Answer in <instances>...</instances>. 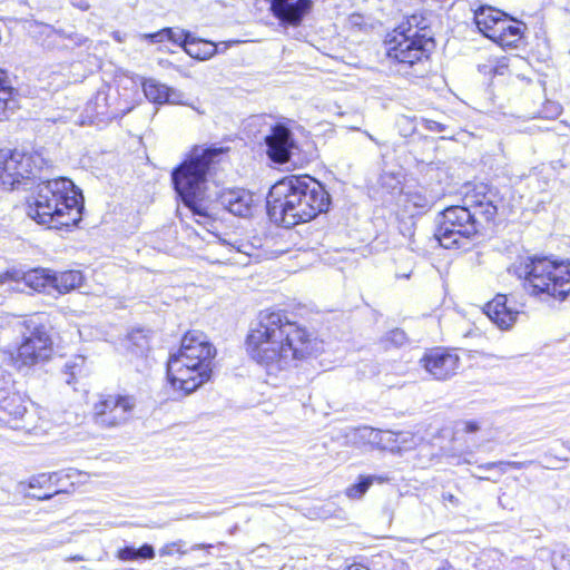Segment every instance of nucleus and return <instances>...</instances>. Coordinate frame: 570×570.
Returning <instances> with one entry per match:
<instances>
[{
  "label": "nucleus",
  "mask_w": 570,
  "mask_h": 570,
  "mask_svg": "<svg viewBox=\"0 0 570 570\" xmlns=\"http://www.w3.org/2000/svg\"><path fill=\"white\" fill-rule=\"evenodd\" d=\"M109 88L102 86L96 95L87 102L86 111L89 117L102 118L112 116L109 112Z\"/></svg>",
  "instance_id": "393cba45"
},
{
  "label": "nucleus",
  "mask_w": 570,
  "mask_h": 570,
  "mask_svg": "<svg viewBox=\"0 0 570 570\" xmlns=\"http://www.w3.org/2000/svg\"><path fill=\"white\" fill-rule=\"evenodd\" d=\"M492 65H493V60H489L488 63L479 65V71L484 75H490V73H492V70H491Z\"/></svg>",
  "instance_id": "79ce46f5"
},
{
  "label": "nucleus",
  "mask_w": 570,
  "mask_h": 570,
  "mask_svg": "<svg viewBox=\"0 0 570 570\" xmlns=\"http://www.w3.org/2000/svg\"><path fill=\"white\" fill-rule=\"evenodd\" d=\"M442 500L444 502L451 503L453 507H458L459 505V499L455 495H453L452 493L444 492L442 494Z\"/></svg>",
  "instance_id": "ea45409f"
},
{
  "label": "nucleus",
  "mask_w": 570,
  "mask_h": 570,
  "mask_svg": "<svg viewBox=\"0 0 570 570\" xmlns=\"http://www.w3.org/2000/svg\"><path fill=\"white\" fill-rule=\"evenodd\" d=\"M312 0H272L271 11L283 28L298 27L312 11Z\"/></svg>",
  "instance_id": "ddd939ff"
},
{
  "label": "nucleus",
  "mask_w": 570,
  "mask_h": 570,
  "mask_svg": "<svg viewBox=\"0 0 570 570\" xmlns=\"http://www.w3.org/2000/svg\"><path fill=\"white\" fill-rule=\"evenodd\" d=\"M82 279V274L79 271H65L59 274H52L53 288L60 294L68 293L79 287Z\"/></svg>",
  "instance_id": "bb28decb"
},
{
  "label": "nucleus",
  "mask_w": 570,
  "mask_h": 570,
  "mask_svg": "<svg viewBox=\"0 0 570 570\" xmlns=\"http://www.w3.org/2000/svg\"><path fill=\"white\" fill-rule=\"evenodd\" d=\"M83 197L65 177L41 181L28 202V215L49 228L72 226L81 219Z\"/></svg>",
  "instance_id": "20e7f679"
},
{
  "label": "nucleus",
  "mask_w": 570,
  "mask_h": 570,
  "mask_svg": "<svg viewBox=\"0 0 570 570\" xmlns=\"http://www.w3.org/2000/svg\"><path fill=\"white\" fill-rule=\"evenodd\" d=\"M246 344L250 357L268 375L296 367L322 350V342L313 332L289 321L283 312H262Z\"/></svg>",
  "instance_id": "f257e3e1"
},
{
  "label": "nucleus",
  "mask_w": 570,
  "mask_h": 570,
  "mask_svg": "<svg viewBox=\"0 0 570 570\" xmlns=\"http://www.w3.org/2000/svg\"><path fill=\"white\" fill-rule=\"evenodd\" d=\"M29 333L23 334L21 344L16 352L10 353L12 365L18 371H28L31 367L47 362L52 354V340L43 325L33 321L24 322Z\"/></svg>",
  "instance_id": "1a4fd4ad"
},
{
  "label": "nucleus",
  "mask_w": 570,
  "mask_h": 570,
  "mask_svg": "<svg viewBox=\"0 0 570 570\" xmlns=\"http://www.w3.org/2000/svg\"><path fill=\"white\" fill-rule=\"evenodd\" d=\"M500 464H503V463L502 462H488V463L481 464L479 468L482 470H491Z\"/></svg>",
  "instance_id": "37998d69"
},
{
  "label": "nucleus",
  "mask_w": 570,
  "mask_h": 570,
  "mask_svg": "<svg viewBox=\"0 0 570 570\" xmlns=\"http://www.w3.org/2000/svg\"><path fill=\"white\" fill-rule=\"evenodd\" d=\"M560 570H570V561H568L566 564L559 566Z\"/></svg>",
  "instance_id": "49530a36"
},
{
  "label": "nucleus",
  "mask_w": 570,
  "mask_h": 570,
  "mask_svg": "<svg viewBox=\"0 0 570 570\" xmlns=\"http://www.w3.org/2000/svg\"><path fill=\"white\" fill-rule=\"evenodd\" d=\"M184 546H185V543L181 540L166 543L164 547L160 548L159 554L163 556V557L164 556H171L175 552H178V553L183 554V553H185V550L183 549Z\"/></svg>",
  "instance_id": "72a5a7b5"
},
{
  "label": "nucleus",
  "mask_w": 570,
  "mask_h": 570,
  "mask_svg": "<svg viewBox=\"0 0 570 570\" xmlns=\"http://www.w3.org/2000/svg\"><path fill=\"white\" fill-rule=\"evenodd\" d=\"M23 282L37 292L46 291L49 287L53 288L52 274L48 269H32L23 275Z\"/></svg>",
  "instance_id": "cd10ccee"
},
{
  "label": "nucleus",
  "mask_w": 570,
  "mask_h": 570,
  "mask_svg": "<svg viewBox=\"0 0 570 570\" xmlns=\"http://www.w3.org/2000/svg\"><path fill=\"white\" fill-rule=\"evenodd\" d=\"M27 412L23 397L8 387H0V421L10 424L20 420Z\"/></svg>",
  "instance_id": "6ab92c4d"
},
{
  "label": "nucleus",
  "mask_w": 570,
  "mask_h": 570,
  "mask_svg": "<svg viewBox=\"0 0 570 570\" xmlns=\"http://www.w3.org/2000/svg\"><path fill=\"white\" fill-rule=\"evenodd\" d=\"M121 347L137 371L142 372L149 366V340L144 330L137 328L129 332L121 341Z\"/></svg>",
  "instance_id": "f3484780"
},
{
  "label": "nucleus",
  "mask_w": 570,
  "mask_h": 570,
  "mask_svg": "<svg viewBox=\"0 0 570 570\" xmlns=\"http://www.w3.org/2000/svg\"><path fill=\"white\" fill-rule=\"evenodd\" d=\"M389 338L396 345H402L405 340H406V336H405V333L402 331V330H399V328H395L393 331L390 332L389 334Z\"/></svg>",
  "instance_id": "c9c22d12"
},
{
  "label": "nucleus",
  "mask_w": 570,
  "mask_h": 570,
  "mask_svg": "<svg viewBox=\"0 0 570 570\" xmlns=\"http://www.w3.org/2000/svg\"><path fill=\"white\" fill-rule=\"evenodd\" d=\"M117 558L121 561L151 560L155 558L153 546L145 543L140 548L124 547L117 551Z\"/></svg>",
  "instance_id": "c85d7f7f"
},
{
  "label": "nucleus",
  "mask_w": 570,
  "mask_h": 570,
  "mask_svg": "<svg viewBox=\"0 0 570 570\" xmlns=\"http://www.w3.org/2000/svg\"><path fill=\"white\" fill-rule=\"evenodd\" d=\"M171 36V28H165L154 33H144L140 36L141 39L149 40L153 43L164 42L166 37Z\"/></svg>",
  "instance_id": "473e14b6"
},
{
  "label": "nucleus",
  "mask_w": 570,
  "mask_h": 570,
  "mask_svg": "<svg viewBox=\"0 0 570 570\" xmlns=\"http://www.w3.org/2000/svg\"><path fill=\"white\" fill-rule=\"evenodd\" d=\"M479 430V424L473 421H469L464 423V431L468 433H473Z\"/></svg>",
  "instance_id": "a19ab883"
},
{
  "label": "nucleus",
  "mask_w": 570,
  "mask_h": 570,
  "mask_svg": "<svg viewBox=\"0 0 570 570\" xmlns=\"http://www.w3.org/2000/svg\"><path fill=\"white\" fill-rule=\"evenodd\" d=\"M504 16L505 13L501 10L482 6L474 11V22L479 31L490 39L491 35L494 32V28H497V23H499Z\"/></svg>",
  "instance_id": "5701e85b"
},
{
  "label": "nucleus",
  "mask_w": 570,
  "mask_h": 570,
  "mask_svg": "<svg viewBox=\"0 0 570 570\" xmlns=\"http://www.w3.org/2000/svg\"><path fill=\"white\" fill-rule=\"evenodd\" d=\"M41 165L42 159L38 155L18 151L8 155L7 151L0 150V178L3 183H7V178H11L9 183L14 185L22 179L36 177Z\"/></svg>",
  "instance_id": "9b49d317"
},
{
  "label": "nucleus",
  "mask_w": 570,
  "mask_h": 570,
  "mask_svg": "<svg viewBox=\"0 0 570 570\" xmlns=\"http://www.w3.org/2000/svg\"><path fill=\"white\" fill-rule=\"evenodd\" d=\"M226 151L223 147L195 146L187 158L171 173L176 193L196 218L198 224L210 223V215L202 200L210 166Z\"/></svg>",
  "instance_id": "39448f33"
},
{
  "label": "nucleus",
  "mask_w": 570,
  "mask_h": 570,
  "mask_svg": "<svg viewBox=\"0 0 570 570\" xmlns=\"http://www.w3.org/2000/svg\"><path fill=\"white\" fill-rule=\"evenodd\" d=\"M8 73L0 69V119L7 116V110L11 102L12 88L8 85Z\"/></svg>",
  "instance_id": "2f4dec72"
},
{
  "label": "nucleus",
  "mask_w": 570,
  "mask_h": 570,
  "mask_svg": "<svg viewBox=\"0 0 570 570\" xmlns=\"http://www.w3.org/2000/svg\"><path fill=\"white\" fill-rule=\"evenodd\" d=\"M405 203L415 209L426 210L433 204V198L428 196L422 188L409 189L404 194Z\"/></svg>",
  "instance_id": "7c9ffc66"
},
{
  "label": "nucleus",
  "mask_w": 570,
  "mask_h": 570,
  "mask_svg": "<svg viewBox=\"0 0 570 570\" xmlns=\"http://www.w3.org/2000/svg\"><path fill=\"white\" fill-rule=\"evenodd\" d=\"M513 273L524 281V289L542 301L564 299L570 293V262L549 257H525L515 262Z\"/></svg>",
  "instance_id": "0eeeda50"
},
{
  "label": "nucleus",
  "mask_w": 570,
  "mask_h": 570,
  "mask_svg": "<svg viewBox=\"0 0 570 570\" xmlns=\"http://www.w3.org/2000/svg\"><path fill=\"white\" fill-rule=\"evenodd\" d=\"M423 121H424L425 128L431 130V131L442 132L444 130V128H445L444 125H442L441 122L435 121V120L423 119Z\"/></svg>",
  "instance_id": "e433bc0d"
},
{
  "label": "nucleus",
  "mask_w": 570,
  "mask_h": 570,
  "mask_svg": "<svg viewBox=\"0 0 570 570\" xmlns=\"http://www.w3.org/2000/svg\"><path fill=\"white\" fill-rule=\"evenodd\" d=\"M185 51L191 58L206 60L217 52V45L190 37V39L185 42Z\"/></svg>",
  "instance_id": "a878e982"
},
{
  "label": "nucleus",
  "mask_w": 570,
  "mask_h": 570,
  "mask_svg": "<svg viewBox=\"0 0 570 570\" xmlns=\"http://www.w3.org/2000/svg\"><path fill=\"white\" fill-rule=\"evenodd\" d=\"M213 240L208 242L206 258L213 264H225L233 261V254L249 255L252 245L230 236H220L213 233Z\"/></svg>",
  "instance_id": "2eb2a0df"
},
{
  "label": "nucleus",
  "mask_w": 570,
  "mask_h": 570,
  "mask_svg": "<svg viewBox=\"0 0 570 570\" xmlns=\"http://www.w3.org/2000/svg\"><path fill=\"white\" fill-rule=\"evenodd\" d=\"M386 480H387V478H383V476L361 475L357 483L348 487L345 490V494L347 498L353 499V500L361 499L366 493V491L373 484L374 481L384 482Z\"/></svg>",
  "instance_id": "c756f323"
},
{
  "label": "nucleus",
  "mask_w": 570,
  "mask_h": 570,
  "mask_svg": "<svg viewBox=\"0 0 570 570\" xmlns=\"http://www.w3.org/2000/svg\"><path fill=\"white\" fill-rule=\"evenodd\" d=\"M361 435L377 446L391 452L409 451L415 448L421 441V439L415 436L412 432H393L372 428H363Z\"/></svg>",
  "instance_id": "f8f14e48"
},
{
  "label": "nucleus",
  "mask_w": 570,
  "mask_h": 570,
  "mask_svg": "<svg viewBox=\"0 0 570 570\" xmlns=\"http://www.w3.org/2000/svg\"><path fill=\"white\" fill-rule=\"evenodd\" d=\"M112 38L117 41V42H122L124 41V37L121 36V33L119 31H116L112 33Z\"/></svg>",
  "instance_id": "a18cd8bd"
},
{
  "label": "nucleus",
  "mask_w": 570,
  "mask_h": 570,
  "mask_svg": "<svg viewBox=\"0 0 570 570\" xmlns=\"http://www.w3.org/2000/svg\"><path fill=\"white\" fill-rule=\"evenodd\" d=\"M71 6L82 11H87L90 8L88 0H69Z\"/></svg>",
  "instance_id": "58836bf2"
},
{
  "label": "nucleus",
  "mask_w": 570,
  "mask_h": 570,
  "mask_svg": "<svg viewBox=\"0 0 570 570\" xmlns=\"http://www.w3.org/2000/svg\"><path fill=\"white\" fill-rule=\"evenodd\" d=\"M420 362L433 379L440 381L455 375L460 365L458 354L442 348L426 353Z\"/></svg>",
  "instance_id": "4468645a"
},
{
  "label": "nucleus",
  "mask_w": 570,
  "mask_h": 570,
  "mask_svg": "<svg viewBox=\"0 0 570 570\" xmlns=\"http://www.w3.org/2000/svg\"><path fill=\"white\" fill-rule=\"evenodd\" d=\"M59 481V474L52 473V474H39L38 476L33 478L30 481V488L31 489H42L45 488V491L42 492H33L30 495L32 498H36L38 500H47L52 498L56 493H59L61 490L57 488V482Z\"/></svg>",
  "instance_id": "b1692460"
},
{
  "label": "nucleus",
  "mask_w": 570,
  "mask_h": 570,
  "mask_svg": "<svg viewBox=\"0 0 570 570\" xmlns=\"http://www.w3.org/2000/svg\"><path fill=\"white\" fill-rule=\"evenodd\" d=\"M485 315L501 330L510 328L515 322L519 312L508 305L505 295H497L484 307Z\"/></svg>",
  "instance_id": "a211bd4d"
},
{
  "label": "nucleus",
  "mask_w": 570,
  "mask_h": 570,
  "mask_svg": "<svg viewBox=\"0 0 570 570\" xmlns=\"http://www.w3.org/2000/svg\"><path fill=\"white\" fill-rule=\"evenodd\" d=\"M145 96L148 100L155 104H173L181 105L184 101V94L179 90L169 88L168 86L156 81L155 79H148L142 83Z\"/></svg>",
  "instance_id": "4be33fe9"
},
{
  "label": "nucleus",
  "mask_w": 570,
  "mask_h": 570,
  "mask_svg": "<svg viewBox=\"0 0 570 570\" xmlns=\"http://www.w3.org/2000/svg\"><path fill=\"white\" fill-rule=\"evenodd\" d=\"M485 186H480L475 194L466 195L463 206L445 208L439 217L436 238L445 248H460L476 234V216L491 220L497 215V206L492 196L484 193Z\"/></svg>",
  "instance_id": "423d86ee"
},
{
  "label": "nucleus",
  "mask_w": 570,
  "mask_h": 570,
  "mask_svg": "<svg viewBox=\"0 0 570 570\" xmlns=\"http://www.w3.org/2000/svg\"><path fill=\"white\" fill-rule=\"evenodd\" d=\"M136 407V399L131 395L109 394L104 396L94 407L96 424L115 428L126 423Z\"/></svg>",
  "instance_id": "9d476101"
},
{
  "label": "nucleus",
  "mask_w": 570,
  "mask_h": 570,
  "mask_svg": "<svg viewBox=\"0 0 570 570\" xmlns=\"http://www.w3.org/2000/svg\"><path fill=\"white\" fill-rule=\"evenodd\" d=\"M421 22L420 17L412 16L396 27L385 40L386 56L399 66L397 72L409 75L407 69L412 68V75L417 76L423 71L421 65L434 48L433 38L425 26H420Z\"/></svg>",
  "instance_id": "6e6552de"
},
{
  "label": "nucleus",
  "mask_w": 570,
  "mask_h": 570,
  "mask_svg": "<svg viewBox=\"0 0 570 570\" xmlns=\"http://www.w3.org/2000/svg\"><path fill=\"white\" fill-rule=\"evenodd\" d=\"M507 63L504 62V59L502 60H493V65H492V73L494 75H503L504 73V70L507 69Z\"/></svg>",
  "instance_id": "4c0bfd02"
},
{
  "label": "nucleus",
  "mask_w": 570,
  "mask_h": 570,
  "mask_svg": "<svg viewBox=\"0 0 570 570\" xmlns=\"http://www.w3.org/2000/svg\"><path fill=\"white\" fill-rule=\"evenodd\" d=\"M348 570H370V569L361 563H353L348 567Z\"/></svg>",
  "instance_id": "c03bdc74"
},
{
  "label": "nucleus",
  "mask_w": 570,
  "mask_h": 570,
  "mask_svg": "<svg viewBox=\"0 0 570 570\" xmlns=\"http://www.w3.org/2000/svg\"><path fill=\"white\" fill-rule=\"evenodd\" d=\"M556 566H560L561 563L558 562V560H554Z\"/></svg>",
  "instance_id": "09e8293b"
},
{
  "label": "nucleus",
  "mask_w": 570,
  "mask_h": 570,
  "mask_svg": "<svg viewBox=\"0 0 570 570\" xmlns=\"http://www.w3.org/2000/svg\"><path fill=\"white\" fill-rule=\"evenodd\" d=\"M265 144L268 157L278 164L288 161L292 150L295 148L291 130L282 124L271 128L269 134L265 136Z\"/></svg>",
  "instance_id": "dca6fc26"
},
{
  "label": "nucleus",
  "mask_w": 570,
  "mask_h": 570,
  "mask_svg": "<svg viewBox=\"0 0 570 570\" xmlns=\"http://www.w3.org/2000/svg\"><path fill=\"white\" fill-rule=\"evenodd\" d=\"M220 204L235 216L250 215L254 195L246 189H229L220 195Z\"/></svg>",
  "instance_id": "aec40b11"
},
{
  "label": "nucleus",
  "mask_w": 570,
  "mask_h": 570,
  "mask_svg": "<svg viewBox=\"0 0 570 570\" xmlns=\"http://www.w3.org/2000/svg\"><path fill=\"white\" fill-rule=\"evenodd\" d=\"M13 429H20V425L16 424L12 426Z\"/></svg>",
  "instance_id": "de8ad7c7"
},
{
  "label": "nucleus",
  "mask_w": 570,
  "mask_h": 570,
  "mask_svg": "<svg viewBox=\"0 0 570 570\" xmlns=\"http://www.w3.org/2000/svg\"><path fill=\"white\" fill-rule=\"evenodd\" d=\"M523 24L514 19L509 18L507 14L497 23L494 32L491 35V40L499 46L505 48L517 47L523 35Z\"/></svg>",
  "instance_id": "412c9836"
},
{
  "label": "nucleus",
  "mask_w": 570,
  "mask_h": 570,
  "mask_svg": "<svg viewBox=\"0 0 570 570\" xmlns=\"http://www.w3.org/2000/svg\"><path fill=\"white\" fill-rule=\"evenodd\" d=\"M190 35L189 33H186L181 30H178V31H174L171 29V36L170 37H166L165 41L168 40V41H171L174 43H178L184 49H185V42L187 40L190 39Z\"/></svg>",
  "instance_id": "f704fd0d"
},
{
  "label": "nucleus",
  "mask_w": 570,
  "mask_h": 570,
  "mask_svg": "<svg viewBox=\"0 0 570 570\" xmlns=\"http://www.w3.org/2000/svg\"><path fill=\"white\" fill-rule=\"evenodd\" d=\"M216 347L200 331H189L180 348L167 362L168 380L175 391L188 395L212 377Z\"/></svg>",
  "instance_id": "7ed1b4c3"
},
{
  "label": "nucleus",
  "mask_w": 570,
  "mask_h": 570,
  "mask_svg": "<svg viewBox=\"0 0 570 570\" xmlns=\"http://www.w3.org/2000/svg\"><path fill=\"white\" fill-rule=\"evenodd\" d=\"M266 203L271 220L291 228L325 213L331 199L316 179L308 175H291L272 186Z\"/></svg>",
  "instance_id": "f03ea898"
},
{
  "label": "nucleus",
  "mask_w": 570,
  "mask_h": 570,
  "mask_svg": "<svg viewBox=\"0 0 570 570\" xmlns=\"http://www.w3.org/2000/svg\"><path fill=\"white\" fill-rule=\"evenodd\" d=\"M556 566H560L561 563L558 562V560H554Z\"/></svg>",
  "instance_id": "8fccbe9b"
}]
</instances>
